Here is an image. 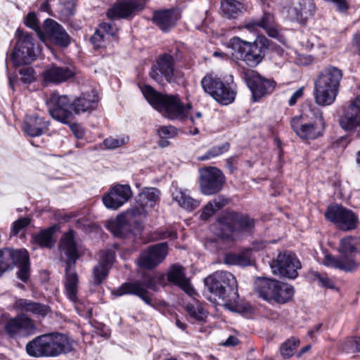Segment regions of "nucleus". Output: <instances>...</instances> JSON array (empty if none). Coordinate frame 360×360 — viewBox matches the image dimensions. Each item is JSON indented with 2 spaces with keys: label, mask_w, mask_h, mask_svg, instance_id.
<instances>
[{
  "label": "nucleus",
  "mask_w": 360,
  "mask_h": 360,
  "mask_svg": "<svg viewBox=\"0 0 360 360\" xmlns=\"http://www.w3.org/2000/svg\"><path fill=\"white\" fill-rule=\"evenodd\" d=\"M73 340L68 335L50 333L39 335L29 341L25 349L32 357H56L73 350Z\"/></svg>",
  "instance_id": "nucleus-1"
},
{
  "label": "nucleus",
  "mask_w": 360,
  "mask_h": 360,
  "mask_svg": "<svg viewBox=\"0 0 360 360\" xmlns=\"http://www.w3.org/2000/svg\"><path fill=\"white\" fill-rule=\"evenodd\" d=\"M342 76V71L333 65L326 67L319 72L314 89L315 102L319 105H330L335 102Z\"/></svg>",
  "instance_id": "nucleus-2"
},
{
  "label": "nucleus",
  "mask_w": 360,
  "mask_h": 360,
  "mask_svg": "<svg viewBox=\"0 0 360 360\" xmlns=\"http://www.w3.org/2000/svg\"><path fill=\"white\" fill-rule=\"evenodd\" d=\"M338 252V256L326 255L323 264L346 273H352L359 269L360 264L355 259V255H360V237L349 236L342 238Z\"/></svg>",
  "instance_id": "nucleus-3"
},
{
  "label": "nucleus",
  "mask_w": 360,
  "mask_h": 360,
  "mask_svg": "<svg viewBox=\"0 0 360 360\" xmlns=\"http://www.w3.org/2000/svg\"><path fill=\"white\" fill-rule=\"evenodd\" d=\"M141 90L147 101L168 119L183 118L191 109V105H184L177 95H163L146 84L141 87Z\"/></svg>",
  "instance_id": "nucleus-4"
},
{
  "label": "nucleus",
  "mask_w": 360,
  "mask_h": 360,
  "mask_svg": "<svg viewBox=\"0 0 360 360\" xmlns=\"http://www.w3.org/2000/svg\"><path fill=\"white\" fill-rule=\"evenodd\" d=\"M74 236L75 233L72 230L65 233L60 240V248L67 256L65 269V293L70 301L76 303L78 301L79 278L75 270V264L79 255Z\"/></svg>",
  "instance_id": "nucleus-5"
},
{
  "label": "nucleus",
  "mask_w": 360,
  "mask_h": 360,
  "mask_svg": "<svg viewBox=\"0 0 360 360\" xmlns=\"http://www.w3.org/2000/svg\"><path fill=\"white\" fill-rule=\"evenodd\" d=\"M229 46L234 60H243L249 67L255 68L262 61L269 40L265 37H259L254 42H248L234 37L230 39Z\"/></svg>",
  "instance_id": "nucleus-6"
},
{
  "label": "nucleus",
  "mask_w": 360,
  "mask_h": 360,
  "mask_svg": "<svg viewBox=\"0 0 360 360\" xmlns=\"http://www.w3.org/2000/svg\"><path fill=\"white\" fill-rule=\"evenodd\" d=\"M217 235L226 240L232 235L252 234L255 227V220L248 214L234 211H224L217 219Z\"/></svg>",
  "instance_id": "nucleus-7"
},
{
  "label": "nucleus",
  "mask_w": 360,
  "mask_h": 360,
  "mask_svg": "<svg viewBox=\"0 0 360 360\" xmlns=\"http://www.w3.org/2000/svg\"><path fill=\"white\" fill-rule=\"evenodd\" d=\"M204 283L208 291L221 299L225 306L237 302L238 284L231 273L217 271L206 277Z\"/></svg>",
  "instance_id": "nucleus-8"
},
{
  "label": "nucleus",
  "mask_w": 360,
  "mask_h": 360,
  "mask_svg": "<svg viewBox=\"0 0 360 360\" xmlns=\"http://www.w3.org/2000/svg\"><path fill=\"white\" fill-rule=\"evenodd\" d=\"M200 84L205 92L224 105L232 103L237 95V85L232 75L221 79L212 75H207L202 79Z\"/></svg>",
  "instance_id": "nucleus-9"
},
{
  "label": "nucleus",
  "mask_w": 360,
  "mask_h": 360,
  "mask_svg": "<svg viewBox=\"0 0 360 360\" xmlns=\"http://www.w3.org/2000/svg\"><path fill=\"white\" fill-rule=\"evenodd\" d=\"M16 42L10 58L15 67L30 64L37 59L38 47L33 34L18 29Z\"/></svg>",
  "instance_id": "nucleus-10"
},
{
  "label": "nucleus",
  "mask_w": 360,
  "mask_h": 360,
  "mask_svg": "<svg viewBox=\"0 0 360 360\" xmlns=\"http://www.w3.org/2000/svg\"><path fill=\"white\" fill-rule=\"evenodd\" d=\"M148 290L157 291L158 286L155 276L149 273L142 274L140 279L122 283L113 294L120 297L124 295H133L141 299L147 305L154 307L151 293Z\"/></svg>",
  "instance_id": "nucleus-11"
},
{
  "label": "nucleus",
  "mask_w": 360,
  "mask_h": 360,
  "mask_svg": "<svg viewBox=\"0 0 360 360\" xmlns=\"http://www.w3.org/2000/svg\"><path fill=\"white\" fill-rule=\"evenodd\" d=\"M314 115V121L310 122H304L302 116H295L291 119V127L300 139L314 140L323 135L325 129L323 113L316 109Z\"/></svg>",
  "instance_id": "nucleus-12"
},
{
  "label": "nucleus",
  "mask_w": 360,
  "mask_h": 360,
  "mask_svg": "<svg viewBox=\"0 0 360 360\" xmlns=\"http://www.w3.org/2000/svg\"><path fill=\"white\" fill-rule=\"evenodd\" d=\"M272 273L282 277L295 279L298 276V269L302 268L297 255L290 251L280 252L270 262Z\"/></svg>",
  "instance_id": "nucleus-13"
},
{
  "label": "nucleus",
  "mask_w": 360,
  "mask_h": 360,
  "mask_svg": "<svg viewBox=\"0 0 360 360\" xmlns=\"http://www.w3.org/2000/svg\"><path fill=\"white\" fill-rule=\"evenodd\" d=\"M324 216L328 221L344 231L355 229L359 223V218L353 211L338 204L329 205Z\"/></svg>",
  "instance_id": "nucleus-14"
},
{
  "label": "nucleus",
  "mask_w": 360,
  "mask_h": 360,
  "mask_svg": "<svg viewBox=\"0 0 360 360\" xmlns=\"http://www.w3.org/2000/svg\"><path fill=\"white\" fill-rule=\"evenodd\" d=\"M50 115L64 124H69L74 118L71 99L66 95L54 92L46 101Z\"/></svg>",
  "instance_id": "nucleus-15"
},
{
  "label": "nucleus",
  "mask_w": 360,
  "mask_h": 360,
  "mask_svg": "<svg viewBox=\"0 0 360 360\" xmlns=\"http://www.w3.org/2000/svg\"><path fill=\"white\" fill-rule=\"evenodd\" d=\"M225 181L224 174L215 167H207L200 169V189L205 195H212L219 193Z\"/></svg>",
  "instance_id": "nucleus-16"
},
{
  "label": "nucleus",
  "mask_w": 360,
  "mask_h": 360,
  "mask_svg": "<svg viewBox=\"0 0 360 360\" xmlns=\"http://www.w3.org/2000/svg\"><path fill=\"white\" fill-rule=\"evenodd\" d=\"M175 59L169 53L159 56L156 62L152 65L149 75L159 84L163 86L174 80Z\"/></svg>",
  "instance_id": "nucleus-17"
},
{
  "label": "nucleus",
  "mask_w": 360,
  "mask_h": 360,
  "mask_svg": "<svg viewBox=\"0 0 360 360\" xmlns=\"http://www.w3.org/2000/svg\"><path fill=\"white\" fill-rule=\"evenodd\" d=\"M241 77L251 91L255 102L259 101L264 95L271 94L276 85L274 81L262 77L253 70H244Z\"/></svg>",
  "instance_id": "nucleus-18"
},
{
  "label": "nucleus",
  "mask_w": 360,
  "mask_h": 360,
  "mask_svg": "<svg viewBox=\"0 0 360 360\" xmlns=\"http://www.w3.org/2000/svg\"><path fill=\"white\" fill-rule=\"evenodd\" d=\"M148 1L149 0H117L106 14L111 19L130 20L143 11Z\"/></svg>",
  "instance_id": "nucleus-19"
},
{
  "label": "nucleus",
  "mask_w": 360,
  "mask_h": 360,
  "mask_svg": "<svg viewBox=\"0 0 360 360\" xmlns=\"http://www.w3.org/2000/svg\"><path fill=\"white\" fill-rule=\"evenodd\" d=\"M4 329L11 338H27L35 333L37 327L30 317L20 314L7 321Z\"/></svg>",
  "instance_id": "nucleus-20"
},
{
  "label": "nucleus",
  "mask_w": 360,
  "mask_h": 360,
  "mask_svg": "<svg viewBox=\"0 0 360 360\" xmlns=\"http://www.w3.org/2000/svg\"><path fill=\"white\" fill-rule=\"evenodd\" d=\"M76 75V69L73 66L51 64L47 66L41 74L44 85L60 84L72 79Z\"/></svg>",
  "instance_id": "nucleus-21"
},
{
  "label": "nucleus",
  "mask_w": 360,
  "mask_h": 360,
  "mask_svg": "<svg viewBox=\"0 0 360 360\" xmlns=\"http://www.w3.org/2000/svg\"><path fill=\"white\" fill-rule=\"evenodd\" d=\"M167 253V243L150 245L140 254L138 264L146 269H153L165 259Z\"/></svg>",
  "instance_id": "nucleus-22"
},
{
  "label": "nucleus",
  "mask_w": 360,
  "mask_h": 360,
  "mask_svg": "<svg viewBox=\"0 0 360 360\" xmlns=\"http://www.w3.org/2000/svg\"><path fill=\"white\" fill-rule=\"evenodd\" d=\"M132 196L128 184H115L102 198L103 205L110 210H116L125 204Z\"/></svg>",
  "instance_id": "nucleus-23"
},
{
  "label": "nucleus",
  "mask_w": 360,
  "mask_h": 360,
  "mask_svg": "<svg viewBox=\"0 0 360 360\" xmlns=\"http://www.w3.org/2000/svg\"><path fill=\"white\" fill-rule=\"evenodd\" d=\"M160 191L156 188H144L138 195L136 203L139 207L132 208L130 214L133 217L146 215V208H153L160 200Z\"/></svg>",
  "instance_id": "nucleus-24"
},
{
  "label": "nucleus",
  "mask_w": 360,
  "mask_h": 360,
  "mask_svg": "<svg viewBox=\"0 0 360 360\" xmlns=\"http://www.w3.org/2000/svg\"><path fill=\"white\" fill-rule=\"evenodd\" d=\"M340 125L345 131L360 128V95L351 101L340 119Z\"/></svg>",
  "instance_id": "nucleus-25"
},
{
  "label": "nucleus",
  "mask_w": 360,
  "mask_h": 360,
  "mask_svg": "<svg viewBox=\"0 0 360 360\" xmlns=\"http://www.w3.org/2000/svg\"><path fill=\"white\" fill-rule=\"evenodd\" d=\"M314 4L311 0H300L296 5L285 7L287 18L290 21L304 25L307 18L313 15Z\"/></svg>",
  "instance_id": "nucleus-26"
},
{
  "label": "nucleus",
  "mask_w": 360,
  "mask_h": 360,
  "mask_svg": "<svg viewBox=\"0 0 360 360\" xmlns=\"http://www.w3.org/2000/svg\"><path fill=\"white\" fill-rule=\"evenodd\" d=\"M44 33L49 37L56 44L67 47L70 44V37L62 25L54 20L47 18L43 24Z\"/></svg>",
  "instance_id": "nucleus-27"
},
{
  "label": "nucleus",
  "mask_w": 360,
  "mask_h": 360,
  "mask_svg": "<svg viewBox=\"0 0 360 360\" xmlns=\"http://www.w3.org/2000/svg\"><path fill=\"white\" fill-rule=\"evenodd\" d=\"M50 122L38 115L26 116L23 122V131L30 136H40L49 130Z\"/></svg>",
  "instance_id": "nucleus-28"
},
{
  "label": "nucleus",
  "mask_w": 360,
  "mask_h": 360,
  "mask_svg": "<svg viewBox=\"0 0 360 360\" xmlns=\"http://www.w3.org/2000/svg\"><path fill=\"white\" fill-rule=\"evenodd\" d=\"M178 15L173 9L158 10L153 12L152 21L163 32H168L176 25Z\"/></svg>",
  "instance_id": "nucleus-29"
},
{
  "label": "nucleus",
  "mask_w": 360,
  "mask_h": 360,
  "mask_svg": "<svg viewBox=\"0 0 360 360\" xmlns=\"http://www.w3.org/2000/svg\"><path fill=\"white\" fill-rule=\"evenodd\" d=\"M278 285V281L267 278H257L254 283V288L258 297L271 302Z\"/></svg>",
  "instance_id": "nucleus-30"
},
{
  "label": "nucleus",
  "mask_w": 360,
  "mask_h": 360,
  "mask_svg": "<svg viewBox=\"0 0 360 360\" xmlns=\"http://www.w3.org/2000/svg\"><path fill=\"white\" fill-rule=\"evenodd\" d=\"M168 281L179 286L188 295L192 296L195 292L190 281L186 278L185 269L179 264H173L167 272Z\"/></svg>",
  "instance_id": "nucleus-31"
},
{
  "label": "nucleus",
  "mask_w": 360,
  "mask_h": 360,
  "mask_svg": "<svg viewBox=\"0 0 360 360\" xmlns=\"http://www.w3.org/2000/svg\"><path fill=\"white\" fill-rule=\"evenodd\" d=\"M98 101V96L94 92L91 94H83L72 101L73 115L92 111L96 108Z\"/></svg>",
  "instance_id": "nucleus-32"
},
{
  "label": "nucleus",
  "mask_w": 360,
  "mask_h": 360,
  "mask_svg": "<svg viewBox=\"0 0 360 360\" xmlns=\"http://www.w3.org/2000/svg\"><path fill=\"white\" fill-rule=\"evenodd\" d=\"M13 308L22 314L31 313L42 317L46 316L49 312V307L46 305L24 298L17 300L13 304Z\"/></svg>",
  "instance_id": "nucleus-33"
},
{
  "label": "nucleus",
  "mask_w": 360,
  "mask_h": 360,
  "mask_svg": "<svg viewBox=\"0 0 360 360\" xmlns=\"http://www.w3.org/2000/svg\"><path fill=\"white\" fill-rule=\"evenodd\" d=\"M22 251L8 248L0 249V277L16 266L18 259L22 257Z\"/></svg>",
  "instance_id": "nucleus-34"
},
{
  "label": "nucleus",
  "mask_w": 360,
  "mask_h": 360,
  "mask_svg": "<svg viewBox=\"0 0 360 360\" xmlns=\"http://www.w3.org/2000/svg\"><path fill=\"white\" fill-rule=\"evenodd\" d=\"M172 199L176 201L181 207L188 211H192L196 209L200 205L198 200L190 196L188 190H184L176 186L172 188Z\"/></svg>",
  "instance_id": "nucleus-35"
},
{
  "label": "nucleus",
  "mask_w": 360,
  "mask_h": 360,
  "mask_svg": "<svg viewBox=\"0 0 360 360\" xmlns=\"http://www.w3.org/2000/svg\"><path fill=\"white\" fill-rule=\"evenodd\" d=\"M107 228L117 238H125L131 232V225L125 214L118 215L108 223Z\"/></svg>",
  "instance_id": "nucleus-36"
},
{
  "label": "nucleus",
  "mask_w": 360,
  "mask_h": 360,
  "mask_svg": "<svg viewBox=\"0 0 360 360\" xmlns=\"http://www.w3.org/2000/svg\"><path fill=\"white\" fill-rule=\"evenodd\" d=\"M224 262L228 265L248 266L251 265V249H246L239 253L229 252L224 255Z\"/></svg>",
  "instance_id": "nucleus-37"
},
{
  "label": "nucleus",
  "mask_w": 360,
  "mask_h": 360,
  "mask_svg": "<svg viewBox=\"0 0 360 360\" xmlns=\"http://www.w3.org/2000/svg\"><path fill=\"white\" fill-rule=\"evenodd\" d=\"M53 226L42 229L32 236L33 242L43 248H51L55 243L53 235L55 233Z\"/></svg>",
  "instance_id": "nucleus-38"
},
{
  "label": "nucleus",
  "mask_w": 360,
  "mask_h": 360,
  "mask_svg": "<svg viewBox=\"0 0 360 360\" xmlns=\"http://www.w3.org/2000/svg\"><path fill=\"white\" fill-rule=\"evenodd\" d=\"M244 6L236 0H221V10L228 18H236L243 13Z\"/></svg>",
  "instance_id": "nucleus-39"
},
{
  "label": "nucleus",
  "mask_w": 360,
  "mask_h": 360,
  "mask_svg": "<svg viewBox=\"0 0 360 360\" xmlns=\"http://www.w3.org/2000/svg\"><path fill=\"white\" fill-rule=\"evenodd\" d=\"M294 292V288L292 285L278 281L273 302L278 304H285L292 299Z\"/></svg>",
  "instance_id": "nucleus-40"
},
{
  "label": "nucleus",
  "mask_w": 360,
  "mask_h": 360,
  "mask_svg": "<svg viewBox=\"0 0 360 360\" xmlns=\"http://www.w3.org/2000/svg\"><path fill=\"white\" fill-rule=\"evenodd\" d=\"M21 253L22 257L18 259L15 266L18 268L17 276L22 282L26 283L30 276V259L27 250H22Z\"/></svg>",
  "instance_id": "nucleus-41"
},
{
  "label": "nucleus",
  "mask_w": 360,
  "mask_h": 360,
  "mask_svg": "<svg viewBox=\"0 0 360 360\" xmlns=\"http://www.w3.org/2000/svg\"><path fill=\"white\" fill-rule=\"evenodd\" d=\"M230 148V143L225 142L221 146H214L210 148L203 155L198 158L200 161L207 160L212 158L218 157L226 152Z\"/></svg>",
  "instance_id": "nucleus-42"
},
{
  "label": "nucleus",
  "mask_w": 360,
  "mask_h": 360,
  "mask_svg": "<svg viewBox=\"0 0 360 360\" xmlns=\"http://www.w3.org/2000/svg\"><path fill=\"white\" fill-rule=\"evenodd\" d=\"M274 24V16L270 13L264 12L259 20H253L246 24L245 27L253 30L255 27H261L265 30Z\"/></svg>",
  "instance_id": "nucleus-43"
},
{
  "label": "nucleus",
  "mask_w": 360,
  "mask_h": 360,
  "mask_svg": "<svg viewBox=\"0 0 360 360\" xmlns=\"http://www.w3.org/2000/svg\"><path fill=\"white\" fill-rule=\"evenodd\" d=\"M299 345L300 340L298 339L295 338L288 339L281 345L280 347L281 354L285 359L291 357Z\"/></svg>",
  "instance_id": "nucleus-44"
},
{
  "label": "nucleus",
  "mask_w": 360,
  "mask_h": 360,
  "mask_svg": "<svg viewBox=\"0 0 360 360\" xmlns=\"http://www.w3.org/2000/svg\"><path fill=\"white\" fill-rule=\"evenodd\" d=\"M129 138L127 136L119 137L110 136L103 140V146L106 149L115 150L128 143Z\"/></svg>",
  "instance_id": "nucleus-45"
},
{
  "label": "nucleus",
  "mask_w": 360,
  "mask_h": 360,
  "mask_svg": "<svg viewBox=\"0 0 360 360\" xmlns=\"http://www.w3.org/2000/svg\"><path fill=\"white\" fill-rule=\"evenodd\" d=\"M109 269L110 268L105 264L98 263L95 266L93 269L94 284L96 285L101 284L108 276Z\"/></svg>",
  "instance_id": "nucleus-46"
},
{
  "label": "nucleus",
  "mask_w": 360,
  "mask_h": 360,
  "mask_svg": "<svg viewBox=\"0 0 360 360\" xmlns=\"http://www.w3.org/2000/svg\"><path fill=\"white\" fill-rule=\"evenodd\" d=\"M24 22L27 27L33 30L39 35L40 38L42 37L44 34V31L41 30V28L39 26V20L35 13H28V14L24 20Z\"/></svg>",
  "instance_id": "nucleus-47"
},
{
  "label": "nucleus",
  "mask_w": 360,
  "mask_h": 360,
  "mask_svg": "<svg viewBox=\"0 0 360 360\" xmlns=\"http://www.w3.org/2000/svg\"><path fill=\"white\" fill-rule=\"evenodd\" d=\"M314 281H318L321 286L332 289L335 287L334 282L327 276L326 274L320 273L319 271H313L311 273Z\"/></svg>",
  "instance_id": "nucleus-48"
},
{
  "label": "nucleus",
  "mask_w": 360,
  "mask_h": 360,
  "mask_svg": "<svg viewBox=\"0 0 360 360\" xmlns=\"http://www.w3.org/2000/svg\"><path fill=\"white\" fill-rule=\"evenodd\" d=\"M60 8L58 11L67 16L73 15L75 12L74 0H58Z\"/></svg>",
  "instance_id": "nucleus-49"
},
{
  "label": "nucleus",
  "mask_w": 360,
  "mask_h": 360,
  "mask_svg": "<svg viewBox=\"0 0 360 360\" xmlns=\"http://www.w3.org/2000/svg\"><path fill=\"white\" fill-rule=\"evenodd\" d=\"M21 81L24 84H30L35 80V72L32 68L25 67L19 70Z\"/></svg>",
  "instance_id": "nucleus-50"
},
{
  "label": "nucleus",
  "mask_w": 360,
  "mask_h": 360,
  "mask_svg": "<svg viewBox=\"0 0 360 360\" xmlns=\"http://www.w3.org/2000/svg\"><path fill=\"white\" fill-rule=\"evenodd\" d=\"M186 311L192 318L199 321H202L206 317V312L200 307L188 304Z\"/></svg>",
  "instance_id": "nucleus-51"
},
{
  "label": "nucleus",
  "mask_w": 360,
  "mask_h": 360,
  "mask_svg": "<svg viewBox=\"0 0 360 360\" xmlns=\"http://www.w3.org/2000/svg\"><path fill=\"white\" fill-rule=\"evenodd\" d=\"M31 220L29 217H21L18 220L15 221L11 227V234L13 236H17V234L23 229L27 227Z\"/></svg>",
  "instance_id": "nucleus-52"
},
{
  "label": "nucleus",
  "mask_w": 360,
  "mask_h": 360,
  "mask_svg": "<svg viewBox=\"0 0 360 360\" xmlns=\"http://www.w3.org/2000/svg\"><path fill=\"white\" fill-rule=\"evenodd\" d=\"M106 39L107 37L103 34V33L99 32L97 28L94 34L90 38V41L95 49H101L105 46Z\"/></svg>",
  "instance_id": "nucleus-53"
},
{
  "label": "nucleus",
  "mask_w": 360,
  "mask_h": 360,
  "mask_svg": "<svg viewBox=\"0 0 360 360\" xmlns=\"http://www.w3.org/2000/svg\"><path fill=\"white\" fill-rule=\"evenodd\" d=\"M98 30L99 32L103 33V34L108 39L109 37H113L116 35L118 30L117 27L112 26L111 24L108 22H102L99 25Z\"/></svg>",
  "instance_id": "nucleus-54"
},
{
  "label": "nucleus",
  "mask_w": 360,
  "mask_h": 360,
  "mask_svg": "<svg viewBox=\"0 0 360 360\" xmlns=\"http://www.w3.org/2000/svg\"><path fill=\"white\" fill-rule=\"evenodd\" d=\"M176 129L173 126H162L158 129L160 138L172 139L176 134Z\"/></svg>",
  "instance_id": "nucleus-55"
},
{
  "label": "nucleus",
  "mask_w": 360,
  "mask_h": 360,
  "mask_svg": "<svg viewBox=\"0 0 360 360\" xmlns=\"http://www.w3.org/2000/svg\"><path fill=\"white\" fill-rule=\"evenodd\" d=\"M115 252L111 250H107L101 252V259L98 263L105 264L108 268H110L114 259Z\"/></svg>",
  "instance_id": "nucleus-56"
},
{
  "label": "nucleus",
  "mask_w": 360,
  "mask_h": 360,
  "mask_svg": "<svg viewBox=\"0 0 360 360\" xmlns=\"http://www.w3.org/2000/svg\"><path fill=\"white\" fill-rule=\"evenodd\" d=\"M217 211L214 208L212 202H207L206 205L202 209L200 219L202 220H207L210 218Z\"/></svg>",
  "instance_id": "nucleus-57"
},
{
  "label": "nucleus",
  "mask_w": 360,
  "mask_h": 360,
  "mask_svg": "<svg viewBox=\"0 0 360 360\" xmlns=\"http://www.w3.org/2000/svg\"><path fill=\"white\" fill-rule=\"evenodd\" d=\"M327 3L333 4L338 12L345 13H347L349 9V4L347 0H323Z\"/></svg>",
  "instance_id": "nucleus-58"
},
{
  "label": "nucleus",
  "mask_w": 360,
  "mask_h": 360,
  "mask_svg": "<svg viewBox=\"0 0 360 360\" xmlns=\"http://www.w3.org/2000/svg\"><path fill=\"white\" fill-rule=\"evenodd\" d=\"M238 155H233L226 160V167L230 174H233L237 170Z\"/></svg>",
  "instance_id": "nucleus-59"
},
{
  "label": "nucleus",
  "mask_w": 360,
  "mask_h": 360,
  "mask_svg": "<svg viewBox=\"0 0 360 360\" xmlns=\"http://www.w3.org/2000/svg\"><path fill=\"white\" fill-rule=\"evenodd\" d=\"M68 125L70 127L72 131L77 139H83L84 136V131L80 125L75 122H72V120H70V124Z\"/></svg>",
  "instance_id": "nucleus-60"
},
{
  "label": "nucleus",
  "mask_w": 360,
  "mask_h": 360,
  "mask_svg": "<svg viewBox=\"0 0 360 360\" xmlns=\"http://www.w3.org/2000/svg\"><path fill=\"white\" fill-rule=\"evenodd\" d=\"M269 37L274 38L280 41H281L283 39V35L281 34L277 27L274 25V24L271 25L269 27L264 30Z\"/></svg>",
  "instance_id": "nucleus-61"
},
{
  "label": "nucleus",
  "mask_w": 360,
  "mask_h": 360,
  "mask_svg": "<svg viewBox=\"0 0 360 360\" xmlns=\"http://www.w3.org/2000/svg\"><path fill=\"white\" fill-rule=\"evenodd\" d=\"M209 202H212L214 210L218 211L226 205L228 203V200L222 195H218L217 198L210 201Z\"/></svg>",
  "instance_id": "nucleus-62"
},
{
  "label": "nucleus",
  "mask_w": 360,
  "mask_h": 360,
  "mask_svg": "<svg viewBox=\"0 0 360 360\" xmlns=\"http://www.w3.org/2000/svg\"><path fill=\"white\" fill-rule=\"evenodd\" d=\"M304 94V88L300 87L298 89H297L290 96L288 101V104L290 106L294 105L297 100L300 98Z\"/></svg>",
  "instance_id": "nucleus-63"
},
{
  "label": "nucleus",
  "mask_w": 360,
  "mask_h": 360,
  "mask_svg": "<svg viewBox=\"0 0 360 360\" xmlns=\"http://www.w3.org/2000/svg\"><path fill=\"white\" fill-rule=\"evenodd\" d=\"M202 115L200 112H196L193 115L189 117V120L193 126H200L202 124Z\"/></svg>",
  "instance_id": "nucleus-64"
}]
</instances>
